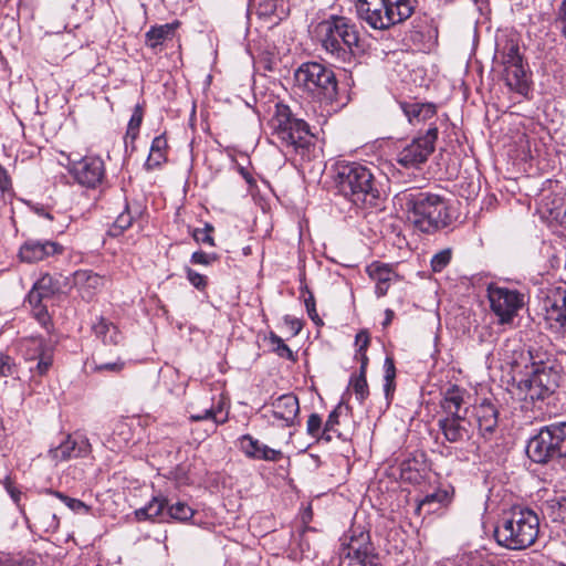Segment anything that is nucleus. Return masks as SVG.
<instances>
[{
    "instance_id": "obj_4",
    "label": "nucleus",
    "mask_w": 566,
    "mask_h": 566,
    "mask_svg": "<svg viewBox=\"0 0 566 566\" xmlns=\"http://www.w3.org/2000/svg\"><path fill=\"white\" fill-rule=\"evenodd\" d=\"M400 200L406 206L408 219L422 232L432 233L451 222L448 202L439 195L405 191Z\"/></svg>"
},
{
    "instance_id": "obj_13",
    "label": "nucleus",
    "mask_w": 566,
    "mask_h": 566,
    "mask_svg": "<svg viewBox=\"0 0 566 566\" xmlns=\"http://www.w3.org/2000/svg\"><path fill=\"white\" fill-rule=\"evenodd\" d=\"M542 308L549 328L564 335L566 333V289L548 290L542 301Z\"/></svg>"
},
{
    "instance_id": "obj_6",
    "label": "nucleus",
    "mask_w": 566,
    "mask_h": 566,
    "mask_svg": "<svg viewBox=\"0 0 566 566\" xmlns=\"http://www.w3.org/2000/svg\"><path fill=\"white\" fill-rule=\"evenodd\" d=\"M416 0H357L358 18L375 30L401 23L415 11Z\"/></svg>"
},
{
    "instance_id": "obj_62",
    "label": "nucleus",
    "mask_w": 566,
    "mask_h": 566,
    "mask_svg": "<svg viewBox=\"0 0 566 566\" xmlns=\"http://www.w3.org/2000/svg\"><path fill=\"white\" fill-rule=\"evenodd\" d=\"M32 210L40 217H44L49 220H53V216L49 212V210L42 205H33Z\"/></svg>"
},
{
    "instance_id": "obj_46",
    "label": "nucleus",
    "mask_w": 566,
    "mask_h": 566,
    "mask_svg": "<svg viewBox=\"0 0 566 566\" xmlns=\"http://www.w3.org/2000/svg\"><path fill=\"white\" fill-rule=\"evenodd\" d=\"M306 431L311 437L322 439L323 429H322V418L319 415L312 413L308 417Z\"/></svg>"
},
{
    "instance_id": "obj_15",
    "label": "nucleus",
    "mask_w": 566,
    "mask_h": 566,
    "mask_svg": "<svg viewBox=\"0 0 566 566\" xmlns=\"http://www.w3.org/2000/svg\"><path fill=\"white\" fill-rule=\"evenodd\" d=\"M63 251V245L56 241L28 239L20 247L18 256L21 262L36 263L51 256L60 255Z\"/></svg>"
},
{
    "instance_id": "obj_42",
    "label": "nucleus",
    "mask_w": 566,
    "mask_h": 566,
    "mask_svg": "<svg viewBox=\"0 0 566 566\" xmlns=\"http://www.w3.org/2000/svg\"><path fill=\"white\" fill-rule=\"evenodd\" d=\"M48 492L53 494L57 499H60L70 510H72L75 513H80V512L88 513L90 512V506L86 505L83 501H81L78 499L70 497L59 491L50 490Z\"/></svg>"
},
{
    "instance_id": "obj_29",
    "label": "nucleus",
    "mask_w": 566,
    "mask_h": 566,
    "mask_svg": "<svg viewBox=\"0 0 566 566\" xmlns=\"http://www.w3.org/2000/svg\"><path fill=\"white\" fill-rule=\"evenodd\" d=\"M93 332L104 344L117 345L120 340L118 328L104 317H99L97 322L93 324Z\"/></svg>"
},
{
    "instance_id": "obj_39",
    "label": "nucleus",
    "mask_w": 566,
    "mask_h": 566,
    "mask_svg": "<svg viewBox=\"0 0 566 566\" xmlns=\"http://www.w3.org/2000/svg\"><path fill=\"white\" fill-rule=\"evenodd\" d=\"M339 411L338 409H334L329 415L325 422L322 432V440L326 442H331L333 440V434L336 433L337 437H340V433L337 431L336 426L339 423Z\"/></svg>"
},
{
    "instance_id": "obj_55",
    "label": "nucleus",
    "mask_w": 566,
    "mask_h": 566,
    "mask_svg": "<svg viewBox=\"0 0 566 566\" xmlns=\"http://www.w3.org/2000/svg\"><path fill=\"white\" fill-rule=\"evenodd\" d=\"M556 25L559 28L563 36L566 38V0H562L556 10Z\"/></svg>"
},
{
    "instance_id": "obj_60",
    "label": "nucleus",
    "mask_w": 566,
    "mask_h": 566,
    "mask_svg": "<svg viewBox=\"0 0 566 566\" xmlns=\"http://www.w3.org/2000/svg\"><path fill=\"white\" fill-rule=\"evenodd\" d=\"M284 321L290 326L293 336L297 335L301 332L302 323L297 318L285 316Z\"/></svg>"
},
{
    "instance_id": "obj_19",
    "label": "nucleus",
    "mask_w": 566,
    "mask_h": 566,
    "mask_svg": "<svg viewBox=\"0 0 566 566\" xmlns=\"http://www.w3.org/2000/svg\"><path fill=\"white\" fill-rule=\"evenodd\" d=\"M539 212L551 223L566 228V195L549 193L542 199Z\"/></svg>"
},
{
    "instance_id": "obj_23",
    "label": "nucleus",
    "mask_w": 566,
    "mask_h": 566,
    "mask_svg": "<svg viewBox=\"0 0 566 566\" xmlns=\"http://www.w3.org/2000/svg\"><path fill=\"white\" fill-rule=\"evenodd\" d=\"M399 105L408 122L413 126L426 123L437 115V107L432 103L401 102Z\"/></svg>"
},
{
    "instance_id": "obj_30",
    "label": "nucleus",
    "mask_w": 566,
    "mask_h": 566,
    "mask_svg": "<svg viewBox=\"0 0 566 566\" xmlns=\"http://www.w3.org/2000/svg\"><path fill=\"white\" fill-rule=\"evenodd\" d=\"M195 514V510L190 507L186 502L178 501L176 503H169L166 510V522L174 520L177 522H188Z\"/></svg>"
},
{
    "instance_id": "obj_10",
    "label": "nucleus",
    "mask_w": 566,
    "mask_h": 566,
    "mask_svg": "<svg viewBox=\"0 0 566 566\" xmlns=\"http://www.w3.org/2000/svg\"><path fill=\"white\" fill-rule=\"evenodd\" d=\"M488 298L491 311L501 325L511 324L525 305V294L496 284L489 285Z\"/></svg>"
},
{
    "instance_id": "obj_31",
    "label": "nucleus",
    "mask_w": 566,
    "mask_h": 566,
    "mask_svg": "<svg viewBox=\"0 0 566 566\" xmlns=\"http://www.w3.org/2000/svg\"><path fill=\"white\" fill-rule=\"evenodd\" d=\"M545 514L553 522H566V495L547 501Z\"/></svg>"
},
{
    "instance_id": "obj_50",
    "label": "nucleus",
    "mask_w": 566,
    "mask_h": 566,
    "mask_svg": "<svg viewBox=\"0 0 566 566\" xmlns=\"http://www.w3.org/2000/svg\"><path fill=\"white\" fill-rule=\"evenodd\" d=\"M282 457H283V453L281 450H275V449L270 448L266 444H262L260 448V452L256 455V460L276 462V461L281 460Z\"/></svg>"
},
{
    "instance_id": "obj_51",
    "label": "nucleus",
    "mask_w": 566,
    "mask_h": 566,
    "mask_svg": "<svg viewBox=\"0 0 566 566\" xmlns=\"http://www.w3.org/2000/svg\"><path fill=\"white\" fill-rule=\"evenodd\" d=\"M186 273L188 281L193 287L200 291L206 289L208 284V279L206 275H202L190 268H187Z\"/></svg>"
},
{
    "instance_id": "obj_33",
    "label": "nucleus",
    "mask_w": 566,
    "mask_h": 566,
    "mask_svg": "<svg viewBox=\"0 0 566 566\" xmlns=\"http://www.w3.org/2000/svg\"><path fill=\"white\" fill-rule=\"evenodd\" d=\"M502 61L504 69L523 64L518 45L513 42L507 43L502 52Z\"/></svg>"
},
{
    "instance_id": "obj_45",
    "label": "nucleus",
    "mask_w": 566,
    "mask_h": 566,
    "mask_svg": "<svg viewBox=\"0 0 566 566\" xmlns=\"http://www.w3.org/2000/svg\"><path fill=\"white\" fill-rule=\"evenodd\" d=\"M449 501V493L447 491H436L430 494H427L419 503V509L431 505V504H443Z\"/></svg>"
},
{
    "instance_id": "obj_38",
    "label": "nucleus",
    "mask_w": 566,
    "mask_h": 566,
    "mask_svg": "<svg viewBox=\"0 0 566 566\" xmlns=\"http://www.w3.org/2000/svg\"><path fill=\"white\" fill-rule=\"evenodd\" d=\"M92 369L97 373L118 374L124 368V361L116 360L112 363H104L97 356L92 357Z\"/></svg>"
},
{
    "instance_id": "obj_49",
    "label": "nucleus",
    "mask_w": 566,
    "mask_h": 566,
    "mask_svg": "<svg viewBox=\"0 0 566 566\" xmlns=\"http://www.w3.org/2000/svg\"><path fill=\"white\" fill-rule=\"evenodd\" d=\"M282 457H283V453L281 450H275V449L270 448L266 444H262L260 448V452L256 455V460L276 462V461L281 460Z\"/></svg>"
},
{
    "instance_id": "obj_2",
    "label": "nucleus",
    "mask_w": 566,
    "mask_h": 566,
    "mask_svg": "<svg viewBox=\"0 0 566 566\" xmlns=\"http://www.w3.org/2000/svg\"><path fill=\"white\" fill-rule=\"evenodd\" d=\"M539 534V517L531 509L513 507L502 514L494 528L496 543L511 551L532 546Z\"/></svg>"
},
{
    "instance_id": "obj_28",
    "label": "nucleus",
    "mask_w": 566,
    "mask_h": 566,
    "mask_svg": "<svg viewBox=\"0 0 566 566\" xmlns=\"http://www.w3.org/2000/svg\"><path fill=\"white\" fill-rule=\"evenodd\" d=\"M167 139L164 134L156 136L150 146L149 155L145 163L147 170H153L161 166L167 160Z\"/></svg>"
},
{
    "instance_id": "obj_57",
    "label": "nucleus",
    "mask_w": 566,
    "mask_h": 566,
    "mask_svg": "<svg viewBox=\"0 0 566 566\" xmlns=\"http://www.w3.org/2000/svg\"><path fill=\"white\" fill-rule=\"evenodd\" d=\"M356 345L358 347L356 353L363 354L367 350L369 345V335L367 332L361 331L356 335Z\"/></svg>"
},
{
    "instance_id": "obj_48",
    "label": "nucleus",
    "mask_w": 566,
    "mask_h": 566,
    "mask_svg": "<svg viewBox=\"0 0 566 566\" xmlns=\"http://www.w3.org/2000/svg\"><path fill=\"white\" fill-rule=\"evenodd\" d=\"M213 231V228L212 226L210 224H206L205 228L202 229H196L193 231V239L198 242V243H202V244H208V245H214V241H213V238L211 235V232Z\"/></svg>"
},
{
    "instance_id": "obj_3",
    "label": "nucleus",
    "mask_w": 566,
    "mask_h": 566,
    "mask_svg": "<svg viewBox=\"0 0 566 566\" xmlns=\"http://www.w3.org/2000/svg\"><path fill=\"white\" fill-rule=\"evenodd\" d=\"M334 180L338 192L353 205L363 208L377 206L380 191L367 166L359 163H339L336 165Z\"/></svg>"
},
{
    "instance_id": "obj_63",
    "label": "nucleus",
    "mask_w": 566,
    "mask_h": 566,
    "mask_svg": "<svg viewBox=\"0 0 566 566\" xmlns=\"http://www.w3.org/2000/svg\"><path fill=\"white\" fill-rule=\"evenodd\" d=\"M238 170H239V174L243 177V179L247 181V184L250 187H255L256 186L255 179L253 178V176L244 167L240 166Z\"/></svg>"
},
{
    "instance_id": "obj_41",
    "label": "nucleus",
    "mask_w": 566,
    "mask_h": 566,
    "mask_svg": "<svg viewBox=\"0 0 566 566\" xmlns=\"http://www.w3.org/2000/svg\"><path fill=\"white\" fill-rule=\"evenodd\" d=\"M350 385L355 392L356 399L363 403L364 400L368 397V385L366 380V375L359 374L354 375L350 378Z\"/></svg>"
},
{
    "instance_id": "obj_14",
    "label": "nucleus",
    "mask_w": 566,
    "mask_h": 566,
    "mask_svg": "<svg viewBox=\"0 0 566 566\" xmlns=\"http://www.w3.org/2000/svg\"><path fill=\"white\" fill-rule=\"evenodd\" d=\"M21 349L25 360L36 361L35 366L30 368L31 373H36L39 376L48 374L53 365L54 354L50 342L43 337H30L22 342Z\"/></svg>"
},
{
    "instance_id": "obj_11",
    "label": "nucleus",
    "mask_w": 566,
    "mask_h": 566,
    "mask_svg": "<svg viewBox=\"0 0 566 566\" xmlns=\"http://www.w3.org/2000/svg\"><path fill=\"white\" fill-rule=\"evenodd\" d=\"M438 127L430 124L424 135H419L397 154V163L407 169H420L434 150Z\"/></svg>"
},
{
    "instance_id": "obj_58",
    "label": "nucleus",
    "mask_w": 566,
    "mask_h": 566,
    "mask_svg": "<svg viewBox=\"0 0 566 566\" xmlns=\"http://www.w3.org/2000/svg\"><path fill=\"white\" fill-rule=\"evenodd\" d=\"M28 302L32 308L38 306H46L45 301L42 298L41 294H39L38 291L33 289L28 294Z\"/></svg>"
},
{
    "instance_id": "obj_24",
    "label": "nucleus",
    "mask_w": 566,
    "mask_h": 566,
    "mask_svg": "<svg viewBox=\"0 0 566 566\" xmlns=\"http://www.w3.org/2000/svg\"><path fill=\"white\" fill-rule=\"evenodd\" d=\"M369 277L376 283L375 293L378 297L387 294L390 283L397 281L398 275L387 264L374 262L367 268Z\"/></svg>"
},
{
    "instance_id": "obj_12",
    "label": "nucleus",
    "mask_w": 566,
    "mask_h": 566,
    "mask_svg": "<svg viewBox=\"0 0 566 566\" xmlns=\"http://www.w3.org/2000/svg\"><path fill=\"white\" fill-rule=\"evenodd\" d=\"M69 172L77 184L95 189L105 179V164L99 156L88 155L82 158L69 156Z\"/></svg>"
},
{
    "instance_id": "obj_59",
    "label": "nucleus",
    "mask_w": 566,
    "mask_h": 566,
    "mask_svg": "<svg viewBox=\"0 0 566 566\" xmlns=\"http://www.w3.org/2000/svg\"><path fill=\"white\" fill-rule=\"evenodd\" d=\"M214 416L216 415L212 410H209V408H206L201 412L190 413L189 419H190V421L211 420V417H214Z\"/></svg>"
},
{
    "instance_id": "obj_32",
    "label": "nucleus",
    "mask_w": 566,
    "mask_h": 566,
    "mask_svg": "<svg viewBox=\"0 0 566 566\" xmlns=\"http://www.w3.org/2000/svg\"><path fill=\"white\" fill-rule=\"evenodd\" d=\"M384 369H385L384 392H385L386 399L388 401H390L394 396V391H395V387H396V384H395L396 367H395L394 359L391 357H386L385 363H384Z\"/></svg>"
},
{
    "instance_id": "obj_54",
    "label": "nucleus",
    "mask_w": 566,
    "mask_h": 566,
    "mask_svg": "<svg viewBox=\"0 0 566 566\" xmlns=\"http://www.w3.org/2000/svg\"><path fill=\"white\" fill-rule=\"evenodd\" d=\"M209 410H212L216 415L214 417H211L214 424H221L228 420V411L224 409L222 400H219L217 406L212 405Z\"/></svg>"
},
{
    "instance_id": "obj_40",
    "label": "nucleus",
    "mask_w": 566,
    "mask_h": 566,
    "mask_svg": "<svg viewBox=\"0 0 566 566\" xmlns=\"http://www.w3.org/2000/svg\"><path fill=\"white\" fill-rule=\"evenodd\" d=\"M452 259V249L446 248L432 255L430 264L433 272L438 273L443 271Z\"/></svg>"
},
{
    "instance_id": "obj_18",
    "label": "nucleus",
    "mask_w": 566,
    "mask_h": 566,
    "mask_svg": "<svg viewBox=\"0 0 566 566\" xmlns=\"http://www.w3.org/2000/svg\"><path fill=\"white\" fill-rule=\"evenodd\" d=\"M272 416L281 422L282 427H292L295 424L300 412L298 399L292 394H285L276 398L271 403Z\"/></svg>"
},
{
    "instance_id": "obj_9",
    "label": "nucleus",
    "mask_w": 566,
    "mask_h": 566,
    "mask_svg": "<svg viewBox=\"0 0 566 566\" xmlns=\"http://www.w3.org/2000/svg\"><path fill=\"white\" fill-rule=\"evenodd\" d=\"M378 555L370 543L369 533L352 528L348 543L342 544L338 566H377Z\"/></svg>"
},
{
    "instance_id": "obj_34",
    "label": "nucleus",
    "mask_w": 566,
    "mask_h": 566,
    "mask_svg": "<svg viewBox=\"0 0 566 566\" xmlns=\"http://www.w3.org/2000/svg\"><path fill=\"white\" fill-rule=\"evenodd\" d=\"M144 118V108L142 104H136L128 122L126 137L135 140L138 136L140 125Z\"/></svg>"
},
{
    "instance_id": "obj_35",
    "label": "nucleus",
    "mask_w": 566,
    "mask_h": 566,
    "mask_svg": "<svg viewBox=\"0 0 566 566\" xmlns=\"http://www.w3.org/2000/svg\"><path fill=\"white\" fill-rule=\"evenodd\" d=\"M263 443H261L258 439L253 438L251 434H243L239 439V448L240 450L250 459L256 460V455L260 452V448Z\"/></svg>"
},
{
    "instance_id": "obj_27",
    "label": "nucleus",
    "mask_w": 566,
    "mask_h": 566,
    "mask_svg": "<svg viewBox=\"0 0 566 566\" xmlns=\"http://www.w3.org/2000/svg\"><path fill=\"white\" fill-rule=\"evenodd\" d=\"M464 402V389L457 385L447 388L442 395L440 406L446 416H462L461 407Z\"/></svg>"
},
{
    "instance_id": "obj_44",
    "label": "nucleus",
    "mask_w": 566,
    "mask_h": 566,
    "mask_svg": "<svg viewBox=\"0 0 566 566\" xmlns=\"http://www.w3.org/2000/svg\"><path fill=\"white\" fill-rule=\"evenodd\" d=\"M41 294L42 298L48 302L54 295V289L52 287V279L44 276L40 279L32 287Z\"/></svg>"
},
{
    "instance_id": "obj_20",
    "label": "nucleus",
    "mask_w": 566,
    "mask_h": 566,
    "mask_svg": "<svg viewBox=\"0 0 566 566\" xmlns=\"http://www.w3.org/2000/svg\"><path fill=\"white\" fill-rule=\"evenodd\" d=\"M478 428L483 437L493 434L499 422V409L491 399H483L474 407Z\"/></svg>"
},
{
    "instance_id": "obj_5",
    "label": "nucleus",
    "mask_w": 566,
    "mask_h": 566,
    "mask_svg": "<svg viewBox=\"0 0 566 566\" xmlns=\"http://www.w3.org/2000/svg\"><path fill=\"white\" fill-rule=\"evenodd\" d=\"M315 32L323 49L332 57L344 63L352 62L355 50L359 48V33L350 19L332 15L321 21Z\"/></svg>"
},
{
    "instance_id": "obj_56",
    "label": "nucleus",
    "mask_w": 566,
    "mask_h": 566,
    "mask_svg": "<svg viewBox=\"0 0 566 566\" xmlns=\"http://www.w3.org/2000/svg\"><path fill=\"white\" fill-rule=\"evenodd\" d=\"M276 9L275 0H262L258 4V14L269 17L274 13Z\"/></svg>"
},
{
    "instance_id": "obj_17",
    "label": "nucleus",
    "mask_w": 566,
    "mask_h": 566,
    "mask_svg": "<svg viewBox=\"0 0 566 566\" xmlns=\"http://www.w3.org/2000/svg\"><path fill=\"white\" fill-rule=\"evenodd\" d=\"M92 446L85 436L72 438L67 436L57 447L50 450L52 459L66 461L72 458H83L91 453Z\"/></svg>"
},
{
    "instance_id": "obj_52",
    "label": "nucleus",
    "mask_w": 566,
    "mask_h": 566,
    "mask_svg": "<svg viewBox=\"0 0 566 566\" xmlns=\"http://www.w3.org/2000/svg\"><path fill=\"white\" fill-rule=\"evenodd\" d=\"M32 314L39 324L46 331L51 327V317L48 313L46 306H38L32 308Z\"/></svg>"
},
{
    "instance_id": "obj_21",
    "label": "nucleus",
    "mask_w": 566,
    "mask_h": 566,
    "mask_svg": "<svg viewBox=\"0 0 566 566\" xmlns=\"http://www.w3.org/2000/svg\"><path fill=\"white\" fill-rule=\"evenodd\" d=\"M104 277L92 270H77L73 274V284L85 301L92 297L104 286Z\"/></svg>"
},
{
    "instance_id": "obj_53",
    "label": "nucleus",
    "mask_w": 566,
    "mask_h": 566,
    "mask_svg": "<svg viewBox=\"0 0 566 566\" xmlns=\"http://www.w3.org/2000/svg\"><path fill=\"white\" fill-rule=\"evenodd\" d=\"M218 259L216 253H206L203 251H196L191 255V262L193 264L210 265Z\"/></svg>"
},
{
    "instance_id": "obj_26",
    "label": "nucleus",
    "mask_w": 566,
    "mask_h": 566,
    "mask_svg": "<svg viewBox=\"0 0 566 566\" xmlns=\"http://www.w3.org/2000/svg\"><path fill=\"white\" fill-rule=\"evenodd\" d=\"M178 27V21L160 25H153L145 33V44L151 50L156 51L166 40L172 39Z\"/></svg>"
},
{
    "instance_id": "obj_36",
    "label": "nucleus",
    "mask_w": 566,
    "mask_h": 566,
    "mask_svg": "<svg viewBox=\"0 0 566 566\" xmlns=\"http://www.w3.org/2000/svg\"><path fill=\"white\" fill-rule=\"evenodd\" d=\"M270 344L272 345L273 352L282 357L286 358L289 360L295 361V356L291 348L284 343V340L277 336L275 333L271 332L269 335Z\"/></svg>"
},
{
    "instance_id": "obj_61",
    "label": "nucleus",
    "mask_w": 566,
    "mask_h": 566,
    "mask_svg": "<svg viewBox=\"0 0 566 566\" xmlns=\"http://www.w3.org/2000/svg\"><path fill=\"white\" fill-rule=\"evenodd\" d=\"M401 476L409 481L417 479L416 476H412V473H411V461L408 460V461H403L401 463Z\"/></svg>"
},
{
    "instance_id": "obj_47",
    "label": "nucleus",
    "mask_w": 566,
    "mask_h": 566,
    "mask_svg": "<svg viewBox=\"0 0 566 566\" xmlns=\"http://www.w3.org/2000/svg\"><path fill=\"white\" fill-rule=\"evenodd\" d=\"M303 293L307 294V296L304 298V304H305L306 312H307L308 316L315 324L322 323V321L316 312V304H315V298H314L313 293L306 286L304 287Z\"/></svg>"
},
{
    "instance_id": "obj_1",
    "label": "nucleus",
    "mask_w": 566,
    "mask_h": 566,
    "mask_svg": "<svg viewBox=\"0 0 566 566\" xmlns=\"http://www.w3.org/2000/svg\"><path fill=\"white\" fill-rule=\"evenodd\" d=\"M505 359L512 366L514 371L522 373L525 369V377L521 378L516 385V395L524 401L544 400L551 396L558 387L559 375L553 367L543 361L534 359L531 349H525L520 344H514L509 356L510 344L505 345Z\"/></svg>"
},
{
    "instance_id": "obj_25",
    "label": "nucleus",
    "mask_w": 566,
    "mask_h": 566,
    "mask_svg": "<svg viewBox=\"0 0 566 566\" xmlns=\"http://www.w3.org/2000/svg\"><path fill=\"white\" fill-rule=\"evenodd\" d=\"M168 506V499L163 495L154 496L145 506L134 511L135 518L142 521H155L158 518L160 522H166V510Z\"/></svg>"
},
{
    "instance_id": "obj_16",
    "label": "nucleus",
    "mask_w": 566,
    "mask_h": 566,
    "mask_svg": "<svg viewBox=\"0 0 566 566\" xmlns=\"http://www.w3.org/2000/svg\"><path fill=\"white\" fill-rule=\"evenodd\" d=\"M438 427L450 443H464L472 437L471 422L465 416L441 417Z\"/></svg>"
},
{
    "instance_id": "obj_64",
    "label": "nucleus",
    "mask_w": 566,
    "mask_h": 566,
    "mask_svg": "<svg viewBox=\"0 0 566 566\" xmlns=\"http://www.w3.org/2000/svg\"><path fill=\"white\" fill-rule=\"evenodd\" d=\"M6 489H7L8 493L10 494L11 499L15 503H18L20 500L21 492L15 486H13L10 482H8L6 484Z\"/></svg>"
},
{
    "instance_id": "obj_22",
    "label": "nucleus",
    "mask_w": 566,
    "mask_h": 566,
    "mask_svg": "<svg viewBox=\"0 0 566 566\" xmlns=\"http://www.w3.org/2000/svg\"><path fill=\"white\" fill-rule=\"evenodd\" d=\"M504 81L511 91L522 97L528 98L532 92V83L524 64L504 69Z\"/></svg>"
},
{
    "instance_id": "obj_43",
    "label": "nucleus",
    "mask_w": 566,
    "mask_h": 566,
    "mask_svg": "<svg viewBox=\"0 0 566 566\" xmlns=\"http://www.w3.org/2000/svg\"><path fill=\"white\" fill-rule=\"evenodd\" d=\"M18 373L14 359L9 355L0 353V379L13 377Z\"/></svg>"
},
{
    "instance_id": "obj_37",
    "label": "nucleus",
    "mask_w": 566,
    "mask_h": 566,
    "mask_svg": "<svg viewBox=\"0 0 566 566\" xmlns=\"http://www.w3.org/2000/svg\"><path fill=\"white\" fill-rule=\"evenodd\" d=\"M134 220V216L130 211L128 203L125 205V209L122 213L118 214L116 220L114 221L113 228L111 229V233L113 235H118L126 229H128Z\"/></svg>"
},
{
    "instance_id": "obj_7",
    "label": "nucleus",
    "mask_w": 566,
    "mask_h": 566,
    "mask_svg": "<svg viewBox=\"0 0 566 566\" xmlns=\"http://www.w3.org/2000/svg\"><path fill=\"white\" fill-rule=\"evenodd\" d=\"M294 81L300 91L314 99L332 103L337 95L335 73L322 63H302L294 72Z\"/></svg>"
},
{
    "instance_id": "obj_8",
    "label": "nucleus",
    "mask_w": 566,
    "mask_h": 566,
    "mask_svg": "<svg viewBox=\"0 0 566 566\" xmlns=\"http://www.w3.org/2000/svg\"><path fill=\"white\" fill-rule=\"evenodd\" d=\"M271 123L273 128L272 136L280 147L298 151L311 145L312 135L307 123L294 117L287 105L276 104L275 114Z\"/></svg>"
}]
</instances>
